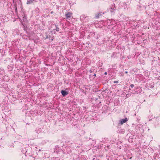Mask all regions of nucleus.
<instances>
[{"instance_id": "9", "label": "nucleus", "mask_w": 160, "mask_h": 160, "mask_svg": "<svg viewBox=\"0 0 160 160\" xmlns=\"http://www.w3.org/2000/svg\"><path fill=\"white\" fill-rule=\"evenodd\" d=\"M55 26L56 27V28L55 29V30L58 32L59 31V28L57 27V26L55 25Z\"/></svg>"}, {"instance_id": "2", "label": "nucleus", "mask_w": 160, "mask_h": 160, "mask_svg": "<svg viewBox=\"0 0 160 160\" xmlns=\"http://www.w3.org/2000/svg\"><path fill=\"white\" fill-rule=\"evenodd\" d=\"M72 13L70 12H68L65 14V16L67 18H69L71 17Z\"/></svg>"}, {"instance_id": "16", "label": "nucleus", "mask_w": 160, "mask_h": 160, "mask_svg": "<svg viewBox=\"0 0 160 160\" xmlns=\"http://www.w3.org/2000/svg\"><path fill=\"white\" fill-rule=\"evenodd\" d=\"M104 74H105V75H106L107 74V72H105V73H104Z\"/></svg>"}, {"instance_id": "17", "label": "nucleus", "mask_w": 160, "mask_h": 160, "mask_svg": "<svg viewBox=\"0 0 160 160\" xmlns=\"http://www.w3.org/2000/svg\"><path fill=\"white\" fill-rule=\"evenodd\" d=\"M128 73V71H126V72H125V73Z\"/></svg>"}, {"instance_id": "1", "label": "nucleus", "mask_w": 160, "mask_h": 160, "mask_svg": "<svg viewBox=\"0 0 160 160\" xmlns=\"http://www.w3.org/2000/svg\"><path fill=\"white\" fill-rule=\"evenodd\" d=\"M45 38L46 39L48 38L49 40L52 41L54 39V37H51L50 35L46 34V35H45Z\"/></svg>"}, {"instance_id": "15", "label": "nucleus", "mask_w": 160, "mask_h": 160, "mask_svg": "<svg viewBox=\"0 0 160 160\" xmlns=\"http://www.w3.org/2000/svg\"><path fill=\"white\" fill-rule=\"evenodd\" d=\"M93 76H94V77H95V76H96V74H94L93 75Z\"/></svg>"}, {"instance_id": "12", "label": "nucleus", "mask_w": 160, "mask_h": 160, "mask_svg": "<svg viewBox=\"0 0 160 160\" xmlns=\"http://www.w3.org/2000/svg\"><path fill=\"white\" fill-rule=\"evenodd\" d=\"M110 9L113 10V11H114L115 10V8L114 7L113 8L112 7V8H111Z\"/></svg>"}, {"instance_id": "11", "label": "nucleus", "mask_w": 160, "mask_h": 160, "mask_svg": "<svg viewBox=\"0 0 160 160\" xmlns=\"http://www.w3.org/2000/svg\"><path fill=\"white\" fill-rule=\"evenodd\" d=\"M134 84H131L130 85V87L132 88H133V87H134Z\"/></svg>"}, {"instance_id": "14", "label": "nucleus", "mask_w": 160, "mask_h": 160, "mask_svg": "<svg viewBox=\"0 0 160 160\" xmlns=\"http://www.w3.org/2000/svg\"><path fill=\"white\" fill-rule=\"evenodd\" d=\"M50 13H51V14L53 13V11H51L50 12Z\"/></svg>"}, {"instance_id": "18", "label": "nucleus", "mask_w": 160, "mask_h": 160, "mask_svg": "<svg viewBox=\"0 0 160 160\" xmlns=\"http://www.w3.org/2000/svg\"><path fill=\"white\" fill-rule=\"evenodd\" d=\"M136 92V94H138V92Z\"/></svg>"}, {"instance_id": "4", "label": "nucleus", "mask_w": 160, "mask_h": 160, "mask_svg": "<svg viewBox=\"0 0 160 160\" xmlns=\"http://www.w3.org/2000/svg\"><path fill=\"white\" fill-rule=\"evenodd\" d=\"M128 121L127 119L126 118L124 119H122L121 120V123L122 124H123V123H125Z\"/></svg>"}, {"instance_id": "6", "label": "nucleus", "mask_w": 160, "mask_h": 160, "mask_svg": "<svg viewBox=\"0 0 160 160\" xmlns=\"http://www.w3.org/2000/svg\"><path fill=\"white\" fill-rule=\"evenodd\" d=\"M33 1L34 0H28L27 2V4H29L32 3Z\"/></svg>"}, {"instance_id": "21", "label": "nucleus", "mask_w": 160, "mask_h": 160, "mask_svg": "<svg viewBox=\"0 0 160 160\" xmlns=\"http://www.w3.org/2000/svg\"><path fill=\"white\" fill-rule=\"evenodd\" d=\"M111 10V12H112V11H111V10Z\"/></svg>"}, {"instance_id": "3", "label": "nucleus", "mask_w": 160, "mask_h": 160, "mask_svg": "<svg viewBox=\"0 0 160 160\" xmlns=\"http://www.w3.org/2000/svg\"><path fill=\"white\" fill-rule=\"evenodd\" d=\"M63 96L64 97L68 94V92L66 91L62 90L61 92Z\"/></svg>"}, {"instance_id": "5", "label": "nucleus", "mask_w": 160, "mask_h": 160, "mask_svg": "<svg viewBox=\"0 0 160 160\" xmlns=\"http://www.w3.org/2000/svg\"><path fill=\"white\" fill-rule=\"evenodd\" d=\"M102 15L101 13H98L97 14L95 17V18H98L100 16Z\"/></svg>"}, {"instance_id": "13", "label": "nucleus", "mask_w": 160, "mask_h": 160, "mask_svg": "<svg viewBox=\"0 0 160 160\" xmlns=\"http://www.w3.org/2000/svg\"><path fill=\"white\" fill-rule=\"evenodd\" d=\"M118 83V81H114V83Z\"/></svg>"}, {"instance_id": "20", "label": "nucleus", "mask_w": 160, "mask_h": 160, "mask_svg": "<svg viewBox=\"0 0 160 160\" xmlns=\"http://www.w3.org/2000/svg\"><path fill=\"white\" fill-rule=\"evenodd\" d=\"M136 88L137 89H138V88Z\"/></svg>"}, {"instance_id": "7", "label": "nucleus", "mask_w": 160, "mask_h": 160, "mask_svg": "<svg viewBox=\"0 0 160 160\" xmlns=\"http://www.w3.org/2000/svg\"><path fill=\"white\" fill-rule=\"evenodd\" d=\"M14 7L15 12L16 13H17L18 12V11H17V4L16 3L14 4Z\"/></svg>"}, {"instance_id": "10", "label": "nucleus", "mask_w": 160, "mask_h": 160, "mask_svg": "<svg viewBox=\"0 0 160 160\" xmlns=\"http://www.w3.org/2000/svg\"><path fill=\"white\" fill-rule=\"evenodd\" d=\"M0 72H2V73H3V74L5 73L4 69H0Z\"/></svg>"}, {"instance_id": "19", "label": "nucleus", "mask_w": 160, "mask_h": 160, "mask_svg": "<svg viewBox=\"0 0 160 160\" xmlns=\"http://www.w3.org/2000/svg\"><path fill=\"white\" fill-rule=\"evenodd\" d=\"M90 72H92V70H90Z\"/></svg>"}, {"instance_id": "8", "label": "nucleus", "mask_w": 160, "mask_h": 160, "mask_svg": "<svg viewBox=\"0 0 160 160\" xmlns=\"http://www.w3.org/2000/svg\"><path fill=\"white\" fill-rule=\"evenodd\" d=\"M116 53L113 52L112 55L111 57L112 58H115L116 57Z\"/></svg>"}]
</instances>
